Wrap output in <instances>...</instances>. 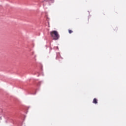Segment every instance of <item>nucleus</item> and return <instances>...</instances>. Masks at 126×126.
<instances>
[{
  "label": "nucleus",
  "mask_w": 126,
  "mask_h": 126,
  "mask_svg": "<svg viewBox=\"0 0 126 126\" xmlns=\"http://www.w3.org/2000/svg\"><path fill=\"white\" fill-rule=\"evenodd\" d=\"M50 35L51 37H53L54 40H58L59 39V38H60V35L57 31H52L51 32Z\"/></svg>",
  "instance_id": "f257e3e1"
},
{
  "label": "nucleus",
  "mask_w": 126,
  "mask_h": 126,
  "mask_svg": "<svg viewBox=\"0 0 126 126\" xmlns=\"http://www.w3.org/2000/svg\"><path fill=\"white\" fill-rule=\"evenodd\" d=\"M94 104H98V100L96 98H94L93 101Z\"/></svg>",
  "instance_id": "f03ea898"
},
{
  "label": "nucleus",
  "mask_w": 126,
  "mask_h": 126,
  "mask_svg": "<svg viewBox=\"0 0 126 126\" xmlns=\"http://www.w3.org/2000/svg\"><path fill=\"white\" fill-rule=\"evenodd\" d=\"M68 32L69 34H71V33H73V31H72L71 30H69Z\"/></svg>",
  "instance_id": "7ed1b4c3"
},
{
  "label": "nucleus",
  "mask_w": 126,
  "mask_h": 126,
  "mask_svg": "<svg viewBox=\"0 0 126 126\" xmlns=\"http://www.w3.org/2000/svg\"><path fill=\"white\" fill-rule=\"evenodd\" d=\"M0 120H1V117H0Z\"/></svg>",
  "instance_id": "20e7f679"
}]
</instances>
